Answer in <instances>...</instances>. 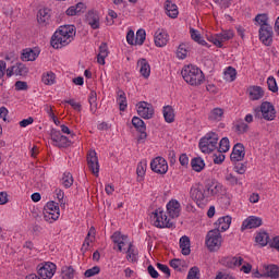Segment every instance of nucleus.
Returning <instances> with one entry per match:
<instances>
[{
  "label": "nucleus",
  "instance_id": "f257e3e1",
  "mask_svg": "<svg viewBox=\"0 0 279 279\" xmlns=\"http://www.w3.org/2000/svg\"><path fill=\"white\" fill-rule=\"evenodd\" d=\"M76 29L74 25L60 26L51 37L50 45L53 49H62L66 45H71L75 38Z\"/></svg>",
  "mask_w": 279,
  "mask_h": 279
},
{
  "label": "nucleus",
  "instance_id": "f03ea898",
  "mask_svg": "<svg viewBox=\"0 0 279 279\" xmlns=\"http://www.w3.org/2000/svg\"><path fill=\"white\" fill-rule=\"evenodd\" d=\"M181 75L190 86H202L204 84V72L195 65H185L181 71Z\"/></svg>",
  "mask_w": 279,
  "mask_h": 279
},
{
  "label": "nucleus",
  "instance_id": "7ed1b4c3",
  "mask_svg": "<svg viewBox=\"0 0 279 279\" xmlns=\"http://www.w3.org/2000/svg\"><path fill=\"white\" fill-rule=\"evenodd\" d=\"M219 143V135L215 132L207 133L203 138H201L198 147L203 154H211L217 149Z\"/></svg>",
  "mask_w": 279,
  "mask_h": 279
},
{
  "label": "nucleus",
  "instance_id": "20e7f679",
  "mask_svg": "<svg viewBox=\"0 0 279 279\" xmlns=\"http://www.w3.org/2000/svg\"><path fill=\"white\" fill-rule=\"evenodd\" d=\"M255 119H265V121H274L276 119V108L269 101H264L254 109Z\"/></svg>",
  "mask_w": 279,
  "mask_h": 279
},
{
  "label": "nucleus",
  "instance_id": "39448f33",
  "mask_svg": "<svg viewBox=\"0 0 279 279\" xmlns=\"http://www.w3.org/2000/svg\"><path fill=\"white\" fill-rule=\"evenodd\" d=\"M221 243H223V238L219 229H213L207 232L205 244L209 252H218L221 248Z\"/></svg>",
  "mask_w": 279,
  "mask_h": 279
},
{
  "label": "nucleus",
  "instance_id": "423d86ee",
  "mask_svg": "<svg viewBox=\"0 0 279 279\" xmlns=\"http://www.w3.org/2000/svg\"><path fill=\"white\" fill-rule=\"evenodd\" d=\"M151 220L156 228H173V222L167 218V214L160 208L153 213Z\"/></svg>",
  "mask_w": 279,
  "mask_h": 279
},
{
  "label": "nucleus",
  "instance_id": "0eeeda50",
  "mask_svg": "<svg viewBox=\"0 0 279 279\" xmlns=\"http://www.w3.org/2000/svg\"><path fill=\"white\" fill-rule=\"evenodd\" d=\"M44 219L45 221H50V223L60 219V207L58 206V203L53 201L47 203L45 206Z\"/></svg>",
  "mask_w": 279,
  "mask_h": 279
},
{
  "label": "nucleus",
  "instance_id": "6e6552de",
  "mask_svg": "<svg viewBox=\"0 0 279 279\" xmlns=\"http://www.w3.org/2000/svg\"><path fill=\"white\" fill-rule=\"evenodd\" d=\"M50 138L54 147H59V148L71 147V142L69 141V137L62 135V133H60V131L56 129H52L50 131Z\"/></svg>",
  "mask_w": 279,
  "mask_h": 279
},
{
  "label": "nucleus",
  "instance_id": "1a4fd4ad",
  "mask_svg": "<svg viewBox=\"0 0 279 279\" xmlns=\"http://www.w3.org/2000/svg\"><path fill=\"white\" fill-rule=\"evenodd\" d=\"M191 198L197 204V206H202L204 201L208 197L206 193V187L204 185L198 184L191 189L190 191Z\"/></svg>",
  "mask_w": 279,
  "mask_h": 279
},
{
  "label": "nucleus",
  "instance_id": "9d476101",
  "mask_svg": "<svg viewBox=\"0 0 279 279\" xmlns=\"http://www.w3.org/2000/svg\"><path fill=\"white\" fill-rule=\"evenodd\" d=\"M37 274L39 276V278L41 279H51L53 278V274H56V264L51 263V262H47L45 264H40L37 267Z\"/></svg>",
  "mask_w": 279,
  "mask_h": 279
},
{
  "label": "nucleus",
  "instance_id": "9b49d317",
  "mask_svg": "<svg viewBox=\"0 0 279 279\" xmlns=\"http://www.w3.org/2000/svg\"><path fill=\"white\" fill-rule=\"evenodd\" d=\"M259 40L266 47H271L274 43V28L270 25H262L259 28Z\"/></svg>",
  "mask_w": 279,
  "mask_h": 279
},
{
  "label": "nucleus",
  "instance_id": "f8f14e48",
  "mask_svg": "<svg viewBox=\"0 0 279 279\" xmlns=\"http://www.w3.org/2000/svg\"><path fill=\"white\" fill-rule=\"evenodd\" d=\"M151 171L155 173H159L160 175H165L167 171H169V165L167 160L162 157H157L150 162Z\"/></svg>",
  "mask_w": 279,
  "mask_h": 279
},
{
  "label": "nucleus",
  "instance_id": "ddd939ff",
  "mask_svg": "<svg viewBox=\"0 0 279 279\" xmlns=\"http://www.w3.org/2000/svg\"><path fill=\"white\" fill-rule=\"evenodd\" d=\"M137 114L142 119H153L154 118V106L146 101H140L137 104Z\"/></svg>",
  "mask_w": 279,
  "mask_h": 279
},
{
  "label": "nucleus",
  "instance_id": "4468645a",
  "mask_svg": "<svg viewBox=\"0 0 279 279\" xmlns=\"http://www.w3.org/2000/svg\"><path fill=\"white\" fill-rule=\"evenodd\" d=\"M87 165L92 173L96 175V178L99 177V158L97 157V153L95 150L87 154Z\"/></svg>",
  "mask_w": 279,
  "mask_h": 279
},
{
  "label": "nucleus",
  "instance_id": "2eb2a0df",
  "mask_svg": "<svg viewBox=\"0 0 279 279\" xmlns=\"http://www.w3.org/2000/svg\"><path fill=\"white\" fill-rule=\"evenodd\" d=\"M245 158V146L241 143H236L233 146V150L230 155L231 162H241Z\"/></svg>",
  "mask_w": 279,
  "mask_h": 279
},
{
  "label": "nucleus",
  "instance_id": "dca6fc26",
  "mask_svg": "<svg viewBox=\"0 0 279 279\" xmlns=\"http://www.w3.org/2000/svg\"><path fill=\"white\" fill-rule=\"evenodd\" d=\"M263 226V219L256 216H250L246 218L241 227V230H252L254 228H260Z\"/></svg>",
  "mask_w": 279,
  "mask_h": 279
},
{
  "label": "nucleus",
  "instance_id": "f3484780",
  "mask_svg": "<svg viewBox=\"0 0 279 279\" xmlns=\"http://www.w3.org/2000/svg\"><path fill=\"white\" fill-rule=\"evenodd\" d=\"M220 265L228 267V269H234V267H241L243 265V257H222Z\"/></svg>",
  "mask_w": 279,
  "mask_h": 279
},
{
  "label": "nucleus",
  "instance_id": "a211bd4d",
  "mask_svg": "<svg viewBox=\"0 0 279 279\" xmlns=\"http://www.w3.org/2000/svg\"><path fill=\"white\" fill-rule=\"evenodd\" d=\"M51 21V10L48 8L40 9L37 13V22L41 27H47Z\"/></svg>",
  "mask_w": 279,
  "mask_h": 279
},
{
  "label": "nucleus",
  "instance_id": "6ab92c4d",
  "mask_svg": "<svg viewBox=\"0 0 279 279\" xmlns=\"http://www.w3.org/2000/svg\"><path fill=\"white\" fill-rule=\"evenodd\" d=\"M169 43V35L162 31L158 29L155 33V45L156 47H166V45Z\"/></svg>",
  "mask_w": 279,
  "mask_h": 279
},
{
  "label": "nucleus",
  "instance_id": "aec40b11",
  "mask_svg": "<svg viewBox=\"0 0 279 279\" xmlns=\"http://www.w3.org/2000/svg\"><path fill=\"white\" fill-rule=\"evenodd\" d=\"M167 211L172 219L180 217V202L172 199L167 204Z\"/></svg>",
  "mask_w": 279,
  "mask_h": 279
},
{
  "label": "nucleus",
  "instance_id": "412c9836",
  "mask_svg": "<svg viewBox=\"0 0 279 279\" xmlns=\"http://www.w3.org/2000/svg\"><path fill=\"white\" fill-rule=\"evenodd\" d=\"M137 66H140V73L142 76L145 77V80H147V77H149V75L151 74V66L149 65V62L147 61V59L142 58L137 61Z\"/></svg>",
  "mask_w": 279,
  "mask_h": 279
},
{
  "label": "nucleus",
  "instance_id": "4be33fe9",
  "mask_svg": "<svg viewBox=\"0 0 279 279\" xmlns=\"http://www.w3.org/2000/svg\"><path fill=\"white\" fill-rule=\"evenodd\" d=\"M250 99L252 101H258V99H263L265 97V90L260 86H251L248 88Z\"/></svg>",
  "mask_w": 279,
  "mask_h": 279
},
{
  "label": "nucleus",
  "instance_id": "5701e85b",
  "mask_svg": "<svg viewBox=\"0 0 279 279\" xmlns=\"http://www.w3.org/2000/svg\"><path fill=\"white\" fill-rule=\"evenodd\" d=\"M87 25L92 27V29H99L100 22H99V13L90 11L86 17Z\"/></svg>",
  "mask_w": 279,
  "mask_h": 279
},
{
  "label": "nucleus",
  "instance_id": "b1692460",
  "mask_svg": "<svg viewBox=\"0 0 279 279\" xmlns=\"http://www.w3.org/2000/svg\"><path fill=\"white\" fill-rule=\"evenodd\" d=\"M165 10L167 16L170 19H178V14H180V11H178V5L170 0L165 2Z\"/></svg>",
  "mask_w": 279,
  "mask_h": 279
},
{
  "label": "nucleus",
  "instance_id": "393cba45",
  "mask_svg": "<svg viewBox=\"0 0 279 279\" xmlns=\"http://www.w3.org/2000/svg\"><path fill=\"white\" fill-rule=\"evenodd\" d=\"M231 223H232V217L230 216L221 217L216 222V226H218L216 230H219L220 233L226 232V230H229Z\"/></svg>",
  "mask_w": 279,
  "mask_h": 279
},
{
  "label": "nucleus",
  "instance_id": "a878e982",
  "mask_svg": "<svg viewBox=\"0 0 279 279\" xmlns=\"http://www.w3.org/2000/svg\"><path fill=\"white\" fill-rule=\"evenodd\" d=\"M36 58H38V52H36V50H34L32 48L24 49L21 54V60L23 62H34V60H36Z\"/></svg>",
  "mask_w": 279,
  "mask_h": 279
},
{
  "label": "nucleus",
  "instance_id": "bb28decb",
  "mask_svg": "<svg viewBox=\"0 0 279 279\" xmlns=\"http://www.w3.org/2000/svg\"><path fill=\"white\" fill-rule=\"evenodd\" d=\"M180 247L181 254H183V256H189L191 254V239L186 235H183L180 239Z\"/></svg>",
  "mask_w": 279,
  "mask_h": 279
},
{
  "label": "nucleus",
  "instance_id": "cd10ccee",
  "mask_svg": "<svg viewBox=\"0 0 279 279\" xmlns=\"http://www.w3.org/2000/svg\"><path fill=\"white\" fill-rule=\"evenodd\" d=\"M106 58H108V44L102 43L99 46V53L97 56V62L98 64H106Z\"/></svg>",
  "mask_w": 279,
  "mask_h": 279
},
{
  "label": "nucleus",
  "instance_id": "c85d7f7f",
  "mask_svg": "<svg viewBox=\"0 0 279 279\" xmlns=\"http://www.w3.org/2000/svg\"><path fill=\"white\" fill-rule=\"evenodd\" d=\"M222 185L217 182H209L205 186V191H207V195H219L221 193Z\"/></svg>",
  "mask_w": 279,
  "mask_h": 279
},
{
  "label": "nucleus",
  "instance_id": "c756f323",
  "mask_svg": "<svg viewBox=\"0 0 279 279\" xmlns=\"http://www.w3.org/2000/svg\"><path fill=\"white\" fill-rule=\"evenodd\" d=\"M162 112L166 123H173V121H175V112L173 107L165 106Z\"/></svg>",
  "mask_w": 279,
  "mask_h": 279
},
{
  "label": "nucleus",
  "instance_id": "7c9ffc66",
  "mask_svg": "<svg viewBox=\"0 0 279 279\" xmlns=\"http://www.w3.org/2000/svg\"><path fill=\"white\" fill-rule=\"evenodd\" d=\"M191 167L193 171H196V173H199L204 171V167H206V162H204V159H202V157H195L191 161Z\"/></svg>",
  "mask_w": 279,
  "mask_h": 279
},
{
  "label": "nucleus",
  "instance_id": "2f4dec72",
  "mask_svg": "<svg viewBox=\"0 0 279 279\" xmlns=\"http://www.w3.org/2000/svg\"><path fill=\"white\" fill-rule=\"evenodd\" d=\"M117 102L121 112H125V109L128 108V98L125 97V92H123L122 89L118 90Z\"/></svg>",
  "mask_w": 279,
  "mask_h": 279
},
{
  "label": "nucleus",
  "instance_id": "473e14b6",
  "mask_svg": "<svg viewBox=\"0 0 279 279\" xmlns=\"http://www.w3.org/2000/svg\"><path fill=\"white\" fill-rule=\"evenodd\" d=\"M191 38L194 40V43H197L198 45H202L203 47H208V43L202 38V35L199 34V31L195 28L190 29Z\"/></svg>",
  "mask_w": 279,
  "mask_h": 279
},
{
  "label": "nucleus",
  "instance_id": "72a5a7b5",
  "mask_svg": "<svg viewBox=\"0 0 279 279\" xmlns=\"http://www.w3.org/2000/svg\"><path fill=\"white\" fill-rule=\"evenodd\" d=\"M90 236H95V227H92L84 240V243L81 247V252H83V254H86V252H88V247H90Z\"/></svg>",
  "mask_w": 279,
  "mask_h": 279
},
{
  "label": "nucleus",
  "instance_id": "f704fd0d",
  "mask_svg": "<svg viewBox=\"0 0 279 279\" xmlns=\"http://www.w3.org/2000/svg\"><path fill=\"white\" fill-rule=\"evenodd\" d=\"M138 256V252L134 248V244L130 243L129 248L126 251V260H131V263H136Z\"/></svg>",
  "mask_w": 279,
  "mask_h": 279
},
{
  "label": "nucleus",
  "instance_id": "c9c22d12",
  "mask_svg": "<svg viewBox=\"0 0 279 279\" xmlns=\"http://www.w3.org/2000/svg\"><path fill=\"white\" fill-rule=\"evenodd\" d=\"M234 129L236 134H246L250 130V125L247 123L243 122V120H238L234 124Z\"/></svg>",
  "mask_w": 279,
  "mask_h": 279
},
{
  "label": "nucleus",
  "instance_id": "e433bc0d",
  "mask_svg": "<svg viewBox=\"0 0 279 279\" xmlns=\"http://www.w3.org/2000/svg\"><path fill=\"white\" fill-rule=\"evenodd\" d=\"M266 278L278 279L279 278V267L276 265L268 266L265 272Z\"/></svg>",
  "mask_w": 279,
  "mask_h": 279
},
{
  "label": "nucleus",
  "instance_id": "4c0bfd02",
  "mask_svg": "<svg viewBox=\"0 0 279 279\" xmlns=\"http://www.w3.org/2000/svg\"><path fill=\"white\" fill-rule=\"evenodd\" d=\"M255 241L256 243H259V245L265 247V245L269 243V233L265 231H260L259 233H257Z\"/></svg>",
  "mask_w": 279,
  "mask_h": 279
},
{
  "label": "nucleus",
  "instance_id": "58836bf2",
  "mask_svg": "<svg viewBox=\"0 0 279 279\" xmlns=\"http://www.w3.org/2000/svg\"><path fill=\"white\" fill-rule=\"evenodd\" d=\"M132 125L135 128V130H137V132H143L144 130H147L145 121H143V119L138 117H133Z\"/></svg>",
  "mask_w": 279,
  "mask_h": 279
},
{
  "label": "nucleus",
  "instance_id": "ea45409f",
  "mask_svg": "<svg viewBox=\"0 0 279 279\" xmlns=\"http://www.w3.org/2000/svg\"><path fill=\"white\" fill-rule=\"evenodd\" d=\"M61 276L63 279H72L75 277V269L71 266H63L61 269Z\"/></svg>",
  "mask_w": 279,
  "mask_h": 279
},
{
  "label": "nucleus",
  "instance_id": "a19ab883",
  "mask_svg": "<svg viewBox=\"0 0 279 279\" xmlns=\"http://www.w3.org/2000/svg\"><path fill=\"white\" fill-rule=\"evenodd\" d=\"M225 80L227 82H234L236 80V69L228 66L225 71Z\"/></svg>",
  "mask_w": 279,
  "mask_h": 279
},
{
  "label": "nucleus",
  "instance_id": "79ce46f5",
  "mask_svg": "<svg viewBox=\"0 0 279 279\" xmlns=\"http://www.w3.org/2000/svg\"><path fill=\"white\" fill-rule=\"evenodd\" d=\"M221 117H223V109L221 108H215L214 110H211V112L209 113V121H221Z\"/></svg>",
  "mask_w": 279,
  "mask_h": 279
},
{
  "label": "nucleus",
  "instance_id": "37998d69",
  "mask_svg": "<svg viewBox=\"0 0 279 279\" xmlns=\"http://www.w3.org/2000/svg\"><path fill=\"white\" fill-rule=\"evenodd\" d=\"M61 182L65 189L73 186V174L71 172H64Z\"/></svg>",
  "mask_w": 279,
  "mask_h": 279
},
{
  "label": "nucleus",
  "instance_id": "c03bdc74",
  "mask_svg": "<svg viewBox=\"0 0 279 279\" xmlns=\"http://www.w3.org/2000/svg\"><path fill=\"white\" fill-rule=\"evenodd\" d=\"M41 81L47 86H51L52 84H56V73L48 72V73L44 74L43 77H41Z\"/></svg>",
  "mask_w": 279,
  "mask_h": 279
},
{
  "label": "nucleus",
  "instance_id": "a18cd8bd",
  "mask_svg": "<svg viewBox=\"0 0 279 279\" xmlns=\"http://www.w3.org/2000/svg\"><path fill=\"white\" fill-rule=\"evenodd\" d=\"M218 38L220 45H223V43H227V40H232V38H234V33L232 31H225L221 34H218Z\"/></svg>",
  "mask_w": 279,
  "mask_h": 279
},
{
  "label": "nucleus",
  "instance_id": "49530a36",
  "mask_svg": "<svg viewBox=\"0 0 279 279\" xmlns=\"http://www.w3.org/2000/svg\"><path fill=\"white\" fill-rule=\"evenodd\" d=\"M14 69H15V75H21V76L25 77V75H27L29 73V69L26 68V65L23 63H16L14 65Z\"/></svg>",
  "mask_w": 279,
  "mask_h": 279
},
{
  "label": "nucleus",
  "instance_id": "de8ad7c7",
  "mask_svg": "<svg viewBox=\"0 0 279 279\" xmlns=\"http://www.w3.org/2000/svg\"><path fill=\"white\" fill-rule=\"evenodd\" d=\"M88 101L90 106V111L93 112V114H95V112H97V92H90Z\"/></svg>",
  "mask_w": 279,
  "mask_h": 279
},
{
  "label": "nucleus",
  "instance_id": "09e8293b",
  "mask_svg": "<svg viewBox=\"0 0 279 279\" xmlns=\"http://www.w3.org/2000/svg\"><path fill=\"white\" fill-rule=\"evenodd\" d=\"M147 36V33H145V29L141 28L136 32L135 36V45H143L145 43V38Z\"/></svg>",
  "mask_w": 279,
  "mask_h": 279
},
{
  "label": "nucleus",
  "instance_id": "8fccbe9b",
  "mask_svg": "<svg viewBox=\"0 0 279 279\" xmlns=\"http://www.w3.org/2000/svg\"><path fill=\"white\" fill-rule=\"evenodd\" d=\"M230 150V140L228 137H223L219 143V151L220 154H226V151Z\"/></svg>",
  "mask_w": 279,
  "mask_h": 279
},
{
  "label": "nucleus",
  "instance_id": "3c124183",
  "mask_svg": "<svg viewBox=\"0 0 279 279\" xmlns=\"http://www.w3.org/2000/svg\"><path fill=\"white\" fill-rule=\"evenodd\" d=\"M267 86L268 90L271 93H278V83L276 82V78L274 76H269L267 78Z\"/></svg>",
  "mask_w": 279,
  "mask_h": 279
},
{
  "label": "nucleus",
  "instance_id": "603ef678",
  "mask_svg": "<svg viewBox=\"0 0 279 279\" xmlns=\"http://www.w3.org/2000/svg\"><path fill=\"white\" fill-rule=\"evenodd\" d=\"M234 163V172L243 175L247 171V166L242 163L241 161L233 162Z\"/></svg>",
  "mask_w": 279,
  "mask_h": 279
},
{
  "label": "nucleus",
  "instance_id": "864d4df0",
  "mask_svg": "<svg viewBox=\"0 0 279 279\" xmlns=\"http://www.w3.org/2000/svg\"><path fill=\"white\" fill-rule=\"evenodd\" d=\"M5 69H8V64L5 61L0 60V86H3V83L5 82L3 78L5 77Z\"/></svg>",
  "mask_w": 279,
  "mask_h": 279
},
{
  "label": "nucleus",
  "instance_id": "5fc2aeb1",
  "mask_svg": "<svg viewBox=\"0 0 279 279\" xmlns=\"http://www.w3.org/2000/svg\"><path fill=\"white\" fill-rule=\"evenodd\" d=\"M147 171V161H141L137 165L136 173L140 178H143L145 175V172Z\"/></svg>",
  "mask_w": 279,
  "mask_h": 279
},
{
  "label": "nucleus",
  "instance_id": "6e6d98bb",
  "mask_svg": "<svg viewBox=\"0 0 279 279\" xmlns=\"http://www.w3.org/2000/svg\"><path fill=\"white\" fill-rule=\"evenodd\" d=\"M186 53H189V50H186V45L181 44L177 50L178 58L184 60V58H186Z\"/></svg>",
  "mask_w": 279,
  "mask_h": 279
},
{
  "label": "nucleus",
  "instance_id": "4d7b16f0",
  "mask_svg": "<svg viewBox=\"0 0 279 279\" xmlns=\"http://www.w3.org/2000/svg\"><path fill=\"white\" fill-rule=\"evenodd\" d=\"M111 239L113 241V243L117 245L118 243H120L121 241H125L128 239V235H123L121 234V232L116 231L112 235Z\"/></svg>",
  "mask_w": 279,
  "mask_h": 279
},
{
  "label": "nucleus",
  "instance_id": "13d9d810",
  "mask_svg": "<svg viewBox=\"0 0 279 279\" xmlns=\"http://www.w3.org/2000/svg\"><path fill=\"white\" fill-rule=\"evenodd\" d=\"M157 268L159 271H162V274L166 275L167 279L171 278V269H169V266H167L165 264L157 263Z\"/></svg>",
  "mask_w": 279,
  "mask_h": 279
},
{
  "label": "nucleus",
  "instance_id": "bf43d9fd",
  "mask_svg": "<svg viewBox=\"0 0 279 279\" xmlns=\"http://www.w3.org/2000/svg\"><path fill=\"white\" fill-rule=\"evenodd\" d=\"M99 271H101L99 266H94L93 268L87 269L85 271L84 276H85V278H93V276H97V274H99Z\"/></svg>",
  "mask_w": 279,
  "mask_h": 279
},
{
  "label": "nucleus",
  "instance_id": "052dcab7",
  "mask_svg": "<svg viewBox=\"0 0 279 279\" xmlns=\"http://www.w3.org/2000/svg\"><path fill=\"white\" fill-rule=\"evenodd\" d=\"M187 279H199V268L197 266H194L189 270Z\"/></svg>",
  "mask_w": 279,
  "mask_h": 279
},
{
  "label": "nucleus",
  "instance_id": "680f3d73",
  "mask_svg": "<svg viewBox=\"0 0 279 279\" xmlns=\"http://www.w3.org/2000/svg\"><path fill=\"white\" fill-rule=\"evenodd\" d=\"M256 23L263 27V25H269L267 24V21H269V17H267V14H258L255 16Z\"/></svg>",
  "mask_w": 279,
  "mask_h": 279
},
{
  "label": "nucleus",
  "instance_id": "e2e57ef3",
  "mask_svg": "<svg viewBox=\"0 0 279 279\" xmlns=\"http://www.w3.org/2000/svg\"><path fill=\"white\" fill-rule=\"evenodd\" d=\"M207 40H209V43H213L216 47H219V49L223 47V45H221V41H219V34L207 36Z\"/></svg>",
  "mask_w": 279,
  "mask_h": 279
},
{
  "label": "nucleus",
  "instance_id": "0e129e2a",
  "mask_svg": "<svg viewBox=\"0 0 279 279\" xmlns=\"http://www.w3.org/2000/svg\"><path fill=\"white\" fill-rule=\"evenodd\" d=\"M29 86L27 85V82L25 81H16L15 82V90H27Z\"/></svg>",
  "mask_w": 279,
  "mask_h": 279
},
{
  "label": "nucleus",
  "instance_id": "69168bd1",
  "mask_svg": "<svg viewBox=\"0 0 279 279\" xmlns=\"http://www.w3.org/2000/svg\"><path fill=\"white\" fill-rule=\"evenodd\" d=\"M226 180L231 183L232 186H236V184H239V179L232 173L227 174Z\"/></svg>",
  "mask_w": 279,
  "mask_h": 279
},
{
  "label": "nucleus",
  "instance_id": "338daca9",
  "mask_svg": "<svg viewBox=\"0 0 279 279\" xmlns=\"http://www.w3.org/2000/svg\"><path fill=\"white\" fill-rule=\"evenodd\" d=\"M147 271L150 278H154V279L160 278V274H158V270H156V268H154L151 265L147 267Z\"/></svg>",
  "mask_w": 279,
  "mask_h": 279
},
{
  "label": "nucleus",
  "instance_id": "774afa93",
  "mask_svg": "<svg viewBox=\"0 0 279 279\" xmlns=\"http://www.w3.org/2000/svg\"><path fill=\"white\" fill-rule=\"evenodd\" d=\"M126 41L129 45H136V38H134V31L130 29L128 32Z\"/></svg>",
  "mask_w": 279,
  "mask_h": 279
}]
</instances>
